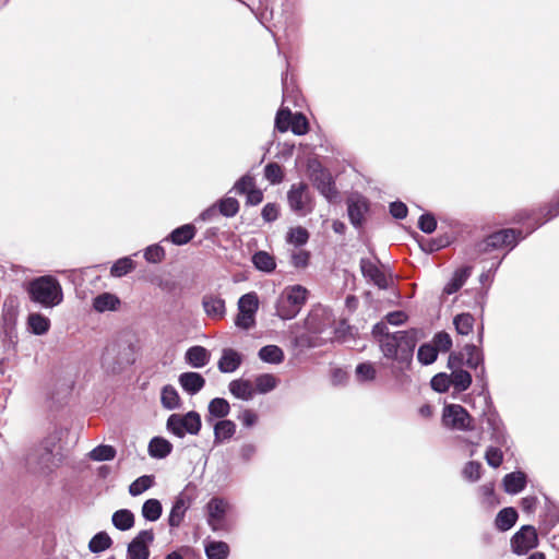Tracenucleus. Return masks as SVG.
<instances>
[{
    "label": "nucleus",
    "instance_id": "nucleus-1",
    "mask_svg": "<svg viewBox=\"0 0 559 559\" xmlns=\"http://www.w3.org/2000/svg\"><path fill=\"white\" fill-rule=\"evenodd\" d=\"M385 320L377 322L371 335L378 343L384 358L405 364H412L418 342V330L415 328L390 332Z\"/></svg>",
    "mask_w": 559,
    "mask_h": 559
},
{
    "label": "nucleus",
    "instance_id": "nucleus-2",
    "mask_svg": "<svg viewBox=\"0 0 559 559\" xmlns=\"http://www.w3.org/2000/svg\"><path fill=\"white\" fill-rule=\"evenodd\" d=\"M33 304L43 308H53L62 302L63 292L59 280L53 275H41L24 284Z\"/></svg>",
    "mask_w": 559,
    "mask_h": 559
},
{
    "label": "nucleus",
    "instance_id": "nucleus-3",
    "mask_svg": "<svg viewBox=\"0 0 559 559\" xmlns=\"http://www.w3.org/2000/svg\"><path fill=\"white\" fill-rule=\"evenodd\" d=\"M59 438L52 435L45 437L26 457V464L29 469L39 474H49L61 463V456L58 457L56 448Z\"/></svg>",
    "mask_w": 559,
    "mask_h": 559
},
{
    "label": "nucleus",
    "instance_id": "nucleus-4",
    "mask_svg": "<svg viewBox=\"0 0 559 559\" xmlns=\"http://www.w3.org/2000/svg\"><path fill=\"white\" fill-rule=\"evenodd\" d=\"M309 292L300 285L287 286L275 301V314L284 320L296 318L307 302Z\"/></svg>",
    "mask_w": 559,
    "mask_h": 559
},
{
    "label": "nucleus",
    "instance_id": "nucleus-5",
    "mask_svg": "<svg viewBox=\"0 0 559 559\" xmlns=\"http://www.w3.org/2000/svg\"><path fill=\"white\" fill-rule=\"evenodd\" d=\"M480 417L481 421L486 424V431L489 433L490 441L493 444L503 447L504 452L509 453L513 445V440L508 433L507 427L493 402L485 404Z\"/></svg>",
    "mask_w": 559,
    "mask_h": 559
},
{
    "label": "nucleus",
    "instance_id": "nucleus-6",
    "mask_svg": "<svg viewBox=\"0 0 559 559\" xmlns=\"http://www.w3.org/2000/svg\"><path fill=\"white\" fill-rule=\"evenodd\" d=\"M135 362V347L132 343H115L103 354L102 365L112 374L121 373Z\"/></svg>",
    "mask_w": 559,
    "mask_h": 559
},
{
    "label": "nucleus",
    "instance_id": "nucleus-7",
    "mask_svg": "<svg viewBox=\"0 0 559 559\" xmlns=\"http://www.w3.org/2000/svg\"><path fill=\"white\" fill-rule=\"evenodd\" d=\"M308 170L309 178L318 192L323 195L328 202H335L340 198V192L331 171L319 160L309 162Z\"/></svg>",
    "mask_w": 559,
    "mask_h": 559
},
{
    "label": "nucleus",
    "instance_id": "nucleus-8",
    "mask_svg": "<svg viewBox=\"0 0 559 559\" xmlns=\"http://www.w3.org/2000/svg\"><path fill=\"white\" fill-rule=\"evenodd\" d=\"M166 429L177 438L186 435L198 436L202 429L201 415L197 411H189L185 414H171L166 420Z\"/></svg>",
    "mask_w": 559,
    "mask_h": 559
},
{
    "label": "nucleus",
    "instance_id": "nucleus-9",
    "mask_svg": "<svg viewBox=\"0 0 559 559\" xmlns=\"http://www.w3.org/2000/svg\"><path fill=\"white\" fill-rule=\"evenodd\" d=\"M230 509L229 502L222 497H212L205 504L206 523L213 532H230L231 526L226 516Z\"/></svg>",
    "mask_w": 559,
    "mask_h": 559
},
{
    "label": "nucleus",
    "instance_id": "nucleus-10",
    "mask_svg": "<svg viewBox=\"0 0 559 559\" xmlns=\"http://www.w3.org/2000/svg\"><path fill=\"white\" fill-rule=\"evenodd\" d=\"M442 425L451 430L471 431L474 429V418L460 404L445 403L442 409Z\"/></svg>",
    "mask_w": 559,
    "mask_h": 559
},
{
    "label": "nucleus",
    "instance_id": "nucleus-11",
    "mask_svg": "<svg viewBox=\"0 0 559 559\" xmlns=\"http://www.w3.org/2000/svg\"><path fill=\"white\" fill-rule=\"evenodd\" d=\"M238 313L235 318V325L248 331L255 325V314L259 310V297L255 292H249L240 296L237 302Z\"/></svg>",
    "mask_w": 559,
    "mask_h": 559
},
{
    "label": "nucleus",
    "instance_id": "nucleus-12",
    "mask_svg": "<svg viewBox=\"0 0 559 559\" xmlns=\"http://www.w3.org/2000/svg\"><path fill=\"white\" fill-rule=\"evenodd\" d=\"M539 538L534 525L525 524L516 531L510 539L511 550L514 555L525 556L537 548Z\"/></svg>",
    "mask_w": 559,
    "mask_h": 559
},
{
    "label": "nucleus",
    "instance_id": "nucleus-13",
    "mask_svg": "<svg viewBox=\"0 0 559 559\" xmlns=\"http://www.w3.org/2000/svg\"><path fill=\"white\" fill-rule=\"evenodd\" d=\"M308 190L309 187L304 181L292 185L287 192V202L294 213L305 216L313 211L312 198Z\"/></svg>",
    "mask_w": 559,
    "mask_h": 559
},
{
    "label": "nucleus",
    "instance_id": "nucleus-14",
    "mask_svg": "<svg viewBox=\"0 0 559 559\" xmlns=\"http://www.w3.org/2000/svg\"><path fill=\"white\" fill-rule=\"evenodd\" d=\"M155 535L152 528L140 531L127 545L126 559H148Z\"/></svg>",
    "mask_w": 559,
    "mask_h": 559
},
{
    "label": "nucleus",
    "instance_id": "nucleus-15",
    "mask_svg": "<svg viewBox=\"0 0 559 559\" xmlns=\"http://www.w3.org/2000/svg\"><path fill=\"white\" fill-rule=\"evenodd\" d=\"M191 502L192 498L185 491L179 492V495L175 497L167 520L168 525L171 528H177L181 525Z\"/></svg>",
    "mask_w": 559,
    "mask_h": 559
},
{
    "label": "nucleus",
    "instance_id": "nucleus-16",
    "mask_svg": "<svg viewBox=\"0 0 559 559\" xmlns=\"http://www.w3.org/2000/svg\"><path fill=\"white\" fill-rule=\"evenodd\" d=\"M347 216L354 228L360 229L365 223V214L369 211V201L359 195L356 200H347Z\"/></svg>",
    "mask_w": 559,
    "mask_h": 559
},
{
    "label": "nucleus",
    "instance_id": "nucleus-17",
    "mask_svg": "<svg viewBox=\"0 0 559 559\" xmlns=\"http://www.w3.org/2000/svg\"><path fill=\"white\" fill-rule=\"evenodd\" d=\"M558 199H559V197L555 201H551L538 209H530V210L525 209V210H521V211L516 212L512 219L513 223L525 225L527 228V231L531 230L532 226L536 222H543L544 219H546L547 209L549 206H551L552 204H556L558 202Z\"/></svg>",
    "mask_w": 559,
    "mask_h": 559
},
{
    "label": "nucleus",
    "instance_id": "nucleus-18",
    "mask_svg": "<svg viewBox=\"0 0 559 559\" xmlns=\"http://www.w3.org/2000/svg\"><path fill=\"white\" fill-rule=\"evenodd\" d=\"M359 267L362 276L379 289L389 288L390 285L385 274L370 259L361 258L359 261Z\"/></svg>",
    "mask_w": 559,
    "mask_h": 559
},
{
    "label": "nucleus",
    "instance_id": "nucleus-19",
    "mask_svg": "<svg viewBox=\"0 0 559 559\" xmlns=\"http://www.w3.org/2000/svg\"><path fill=\"white\" fill-rule=\"evenodd\" d=\"M527 484L528 475L522 469H516L506 474L501 480L503 491L511 496L522 492L526 488Z\"/></svg>",
    "mask_w": 559,
    "mask_h": 559
},
{
    "label": "nucleus",
    "instance_id": "nucleus-20",
    "mask_svg": "<svg viewBox=\"0 0 559 559\" xmlns=\"http://www.w3.org/2000/svg\"><path fill=\"white\" fill-rule=\"evenodd\" d=\"M19 317V299L16 296L9 295L3 302L2 325L7 334L15 330Z\"/></svg>",
    "mask_w": 559,
    "mask_h": 559
},
{
    "label": "nucleus",
    "instance_id": "nucleus-21",
    "mask_svg": "<svg viewBox=\"0 0 559 559\" xmlns=\"http://www.w3.org/2000/svg\"><path fill=\"white\" fill-rule=\"evenodd\" d=\"M178 382L181 389L189 395L198 394L206 384L202 373L197 371H186L179 374Z\"/></svg>",
    "mask_w": 559,
    "mask_h": 559
},
{
    "label": "nucleus",
    "instance_id": "nucleus-22",
    "mask_svg": "<svg viewBox=\"0 0 559 559\" xmlns=\"http://www.w3.org/2000/svg\"><path fill=\"white\" fill-rule=\"evenodd\" d=\"M213 427V444L221 445L229 441L236 433L237 425L231 419H219L211 424Z\"/></svg>",
    "mask_w": 559,
    "mask_h": 559
},
{
    "label": "nucleus",
    "instance_id": "nucleus-23",
    "mask_svg": "<svg viewBox=\"0 0 559 559\" xmlns=\"http://www.w3.org/2000/svg\"><path fill=\"white\" fill-rule=\"evenodd\" d=\"M473 273V266L472 265H462L457 267L453 273L450 280L444 285L442 293L444 295H453L457 293L466 283V281L469 278V276Z\"/></svg>",
    "mask_w": 559,
    "mask_h": 559
},
{
    "label": "nucleus",
    "instance_id": "nucleus-24",
    "mask_svg": "<svg viewBox=\"0 0 559 559\" xmlns=\"http://www.w3.org/2000/svg\"><path fill=\"white\" fill-rule=\"evenodd\" d=\"M243 356L238 350L227 347L222 350V356L217 362L218 370L222 373H233L242 364Z\"/></svg>",
    "mask_w": 559,
    "mask_h": 559
},
{
    "label": "nucleus",
    "instance_id": "nucleus-25",
    "mask_svg": "<svg viewBox=\"0 0 559 559\" xmlns=\"http://www.w3.org/2000/svg\"><path fill=\"white\" fill-rule=\"evenodd\" d=\"M202 307L205 314L211 319H223L226 314L225 300L214 294H205L202 297Z\"/></svg>",
    "mask_w": 559,
    "mask_h": 559
},
{
    "label": "nucleus",
    "instance_id": "nucleus-26",
    "mask_svg": "<svg viewBox=\"0 0 559 559\" xmlns=\"http://www.w3.org/2000/svg\"><path fill=\"white\" fill-rule=\"evenodd\" d=\"M230 413V404L224 397H214L207 404L205 421L212 424L216 420L226 418Z\"/></svg>",
    "mask_w": 559,
    "mask_h": 559
},
{
    "label": "nucleus",
    "instance_id": "nucleus-27",
    "mask_svg": "<svg viewBox=\"0 0 559 559\" xmlns=\"http://www.w3.org/2000/svg\"><path fill=\"white\" fill-rule=\"evenodd\" d=\"M197 234V227L192 223L183 224L173 229L164 239L175 246L189 243Z\"/></svg>",
    "mask_w": 559,
    "mask_h": 559
},
{
    "label": "nucleus",
    "instance_id": "nucleus-28",
    "mask_svg": "<svg viewBox=\"0 0 559 559\" xmlns=\"http://www.w3.org/2000/svg\"><path fill=\"white\" fill-rule=\"evenodd\" d=\"M519 520V512L514 507H504L496 515L493 525L501 533L510 531Z\"/></svg>",
    "mask_w": 559,
    "mask_h": 559
},
{
    "label": "nucleus",
    "instance_id": "nucleus-29",
    "mask_svg": "<svg viewBox=\"0 0 559 559\" xmlns=\"http://www.w3.org/2000/svg\"><path fill=\"white\" fill-rule=\"evenodd\" d=\"M173 443L162 436L153 437L147 445V453L152 459L164 460L171 454Z\"/></svg>",
    "mask_w": 559,
    "mask_h": 559
},
{
    "label": "nucleus",
    "instance_id": "nucleus-30",
    "mask_svg": "<svg viewBox=\"0 0 559 559\" xmlns=\"http://www.w3.org/2000/svg\"><path fill=\"white\" fill-rule=\"evenodd\" d=\"M230 394L241 401H250L254 396V389L250 380L239 378L228 383Z\"/></svg>",
    "mask_w": 559,
    "mask_h": 559
},
{
    "label": "nucleus",
    "instance_id": "nucleus-31",
    "mask_svg": "<svg viewBox=\"0 0 559 559\" xmlns=\"http://www.w3.org/2000/svg\"><path fill=\"white\" fill-rule=\"evenodd\" d=\"M210 352L201 345H194L189 347L185 354L186 362L192 368L197 369L206 366L210 361Z\"/></svg>",
    "mask_w": 559,
    "mask_h": 559
},
{
    "label": "nucleus",
    "instance_id": "nucleus-32",
    "mask_svg": "<svg viewBox=\"0 0 559 559\" xmlns=\"http://www.w3.org/2000/svg\"><path fill=\"white\" fill-rule=\"evenodd\" d=\"M120 298L112 293H102L93 298V309L96 312L116 311L120 307Z\"/></svg>",
    "mask_w": 559,
    "mask_h": 559
},
{
    "label": "nucleus",
    "instance_id": "nucleus-33",
    "mask_svg": "<svg viewBox=\"0 0 559 559\" xmlns=\"http://www.w3.org/2000/svg\"><path fill=\"white\" fill-rule=\"evenodd\" d=\"M51 326L50 319L39 312H31L27 316V330L31 334L36 336L45 335L49 332Z\"/></svg>",
    "mask_w": 559,
    "mask_h": 559
},
{
    "label": "nucleus",
    "instance_id": "nucleus-34",
    "mask_svg": "<svg viewBox=\"0 0 559 559\" xmlns=\"http://www.w3.org/2000/svg\"><path fill=\"white\" fill-rule=\"evenodd\" d=\"M204 552L207 559H227L230 554V548L224 540L207 538L204 542Z\"/></svg>",
    "mask_w": 559,
    "mask_h": 559
},
{
    "label": "nucleus",
    "instance_id": "nucleus-35",
    "mask_svg": "<svg viewBox=\"0 0 559 559\" xmlns=\"http://www.w3.org/2000/svg\"><path fill=\"white\" fill-rule=\"evenodd\" d=\"M251 262L255 270L271 274L276 269V262L273 254L264 250L255 251L251 257Z\"/></svg>",
    "mask_w": 559,
    "mask_h": 559
},
{
    "label": "nucleus",
    "instance_id": "nucleus-36",
    "mask_svg": "<svg viewBox=\"0 0 559 559\" xmlns=\"http://www.w3.org/2000/svg\"><path fill=\"white\" fill-rule=\"evenodd\" d=\"M260 360L266 364L278 365L285 359L284 350L278 345H264L258 352Z\"/></svg>",
    "mask_w": 559,
    "mask_h": 559
},
{
    "label": "nucleus",
    "instance_id": "nucleus-37",
    "mask_svg": "<svg viewBox=\"0 0 559 559\" xmlns=\"http://www.w3.org/2000/svg\"><path fill=\"white\" fill-rule=\"evenodd\" d=\"M111 523L121 532L129 531L135 523L134 513L129 509H119L112 513Z\"/></svg>",
    "mask_w": 559,
    "mask_h": 559
},
{
    "label": "nucleus",
    "instance_id": "nucleus-38",
    "mask_svg": "<svg viewBox=\"0 0 559 559\" xmlns=\"http://www.w3.org/2000/svg\"><path fill=\"white\" fill-rule=\"evenodd\" d=\"M160 404L167 411H174L181 407V399L174 385L166 384L162 388Z\"/></svg>",
    "mask_w": 559,
    "mask_h": 559
},
{
    "label": "nucleus",
    "instance_id": "nucleus-39",
    "mask_svg": "<svg viewBox=\"0 0 559 559\" xmlns=\"http://www.w3.org/2000/svg\"><path fill=\"white\" fill-rule=\"evenodd\" d=\"M464 353L467 358L465 359V365L473 369L478 370L479 367L485 365V355L483 349L473 343H467L464 346Z\"/></svg>",
    "mask_w": 559,
    "mask_h": 559
},
{
    "label": "nucleus",
    "instance_id": "nucleus-40",
    "mask_svg": "<svg viewBox=\"0 0 559 559\" xmlns=\"http://www.w3.org/2000/svg\"><path fill=\"white\" fill-rule=\"evenodd\" d=\"M114 544L112 538L106 531H99L88 542V550L92 554H100L109 549Z\"/></svg>",
    "mask_w": 559,
    "mask_h": 559
},
{
    "label": "nucleus",
    "instance_id": "nucleus-41",
    "mask_svg": "<svg viewBox=\"0 0 559 559\" xmlns=\"http://www.w3.org/2000/svg\"><path fill=\"white\" fill-rule=\"evenodd\" d=\"M216 207L218 211V214L226 218H231L236 216L239 212L240 204L239 201L234 197H223L218 199L216 202Z\"/></svg>",
    "mask_w": 559,
    "mask_h": 559
},
{
    "label": "nucleus",
    "instance_id": "nucleus-42",
    "mask_svg": "<svg viewBox=\"0 0 559 559\" xmlns=\"http://www.w3.org/2000/svg\"><path fill=\"white\" fill-rule=\"evenodd\" d=\"M310 233L302 226L290 227L286 234L287 243L301 248L309 241Z\"/></svg>",
    "mask_w": 559,
    "mask_h": 559
},
{
    "label": "nucleus",
    "instance_id": "nucleus-43",
    "mask_svg": "<svg viewBox=\"0 0 559 559\" xmlns=\"http://www.w3.org/2000/svg\"><path fill=\"white\" fill-rule=\"evenodd\" d=\"M285 0H260V21L264 24L267 20H273L274 15L282 11V7Z\"/></svg>",
    "mask_w": 559,
    "mask_h": 559
},
{
    "label": "nucleus",
    "instance_id": "nucleus-44",
    "mask_svg": "<svg viewBox=\"0 0 559 559\" xmlns=\"http://www.w3.org/2000/svg\"><path fill=\"white\" fill-rule=\"evenodd\" d=\"M450 374L452 376V386L454 389V393H462L472 385L473 377L469 371L460 369L452 371Z\"/></svg>",
    "mask_w": 559,
    "mask_h": 559
},
{
    "label": "nucleus",
    "instance_id": "nucleus-45",
    "mask_svg": "<svg viewBox=\"0 0 559 559\" xmlns=\"http://www.w3.org/2000/svg\"><path fill=\"white\" fill-rule=\"evenodd\" d=\"M163 513V506L158 499L151 498L142 506V516L148 522H156Z\"/></svg>",
    "mask_w": 559,
    "mask_h": 559
},
{
    "label": "nucleus",
    "instance_id": "nucleus-46",
    "mask_svg": "<svg viewBox=\"0 0 559 559\" xmlns=\"http://www.w3.org/2000/svg\"><path fill=\"white\" fill-rule=\"evenodd\" d=\"M277 386V379L272 373H261L254 379V393L266 394Z\"/></svg>",
    "mask_w": 559,
    "mask_h": 559
},
{
    "label": "nucleus",
    "instance_id": "nucleus-47",
    "mask_svg": "<svg viewBox=\"0 0 559 559\" xmlns=\"http://www.w3.org/2000/svg\"><path fill=\"white\" fill-rule=\"evenodd\" d=\"M136 263L130 257H122L116 260L110 267L112 277H123L135 270Z\"/></svg>",
    "mask_w": 559,
    "mask_h": 559
},
{
    "label": "nucleus",
    "instance_id": "nucleus-48",
    "mask_svg": "<svg viewBox=\"0 0 559 559\" xmlns=\"http://www.w3.org/2000/svg\"><path fill=\"white\" fill-rule=\"evenodd\" d=\"M475 319L469 312H462L453 318V325L457 334L468 335L474 328Z\"/></svg>",
    "mask_w": 559,
    "mask_h": 559
},
{
    "label": "nucleus",
    "instance_id": "nucleus-49",
    "mask_svg": "<svg viewBox=\"0 0 559 559\" xmlns=\"http://www.w3.org/2000/svg\"><path fill=\"white\" fill-rule=\"evenodd\" d=\"M116 455L117 450L110 444H98L88 453V457L95 462L111 461Z\"/></svg>",
    "mask_w": 559,
    "mask_h": 559
},
{
    "label": "nucleus",
    "instance_id": "nucleus-50",
    "mask_svg": "<svg viewBox=\"0 0 559 559\" xmlns=\"http://www.w3.org/2000/svg\"><path fill=\"white\" fill-rule=\"evenodd\" d=\"M292 110L288 107L282 106L275 115L274 130L281 133L287 132L289 127H292Z\"/></svg>",
    "mask_w": 559,
    "mask_h": 559
},
{
    "label": "nucleus",
    "instance_id": "nucleus-51",
    "mask_svg": "<svg viewBox=\"0 0 559 559\" xmlns=\"http://www.w3.org/2000/svg\"><path fill=\"white\" fill-rule=\"evenodd\" d=\"M155 477L154 475H142L133 480L129 486V493L132 497H136L142 495L144 491L148 490L154 486Z\"/></svg>",
    "mask_w": 559,
    "mask_h": 559
},
{
    "label": "nucleus",
    "instance_id": "nucleus-52",
    "mask_svg": "<svg viewBox=\"0 0 559 559\" xmlns=\"http://www.w3.org/2000/svg\"><path fill=\"white\" fill-rule=\"evenodd\" d=\"M438 358L437 348L431 343H423L417 350V360L423 366L432 365Z\"/></svg>",
    "mask_w": 559,
    "mask_h": 559
},
{
    "label": "nucleus",
    "instance_id": "nucleus-53",
    "mask_svg": "<svg viewBox=\"0 0 559 559\" xmlns=\"http://www.w3.org/2000/svg\"><path fill=\"white\" fill-rule=\"evenodd\" d=\"M503 447L500 445H489L485 451V461L486 463L492 467L498 468L503 463L504 452L502 451Z\"/></svg>",
    "mask_w": 559,
    "mask_h": 559
},
{
    "label": "nucleus",
    "instance_id": "nucleus-54",
    "mask_svg": "<svg viewBox=\"0 0 559 559\" xmlns=\"http://www.w3.org/2000/svg\"><path fill=\"white\" fill-rule=\"evenodd\" d=\"M475 371H476V374H475L476 381L480 388L478 395H481L484 397L485 404H491V402H493V401H492L491 394L489 392L488 378H487V371H486L485 365L479 367L478 370H475Z\"/></svg>",
    "mask_w": 559,
    "mask_h": 559
},
{
    "label": "nucleus",
    "instance_id": "nucleus-55",
    "mask_svg": "<svg viewBox=\"0 0 559 559\" xmlns=\"http://www.w3.org/2000/svg\"><path fill=\"white\" fill-rule=\"evenodd\" d=\"M452 385V376L447 372H438L430 380L431 389L437 393H447Z\"/></svg>",
    "mask_w": 559,
    "mask_h": 559
},
{
    "label": "nucleus",
    "instance_id": "nucleus-56",
    "mask_svg": "<svg viewBox=\"0 0 559 559\" xmlns=\"http://www.w3.org/2000/svg\"><path fill=\"white\" fill-rule=\"evenodd\" d=\"M264 177L271 185H278L283 182L285 175L280 164L270 162L264 167Z\"/></svg>",
    "mask_w": 559,
    "mask_h": 559
},
{
    "label": "nucleus",
    "instance_id": "nucleus-57",
    "mask_svg": "<svg viewBox=\"0 0 559 559\" xmlns=\"http://www.w3.org/2000/svg\"><path fill=\"white\" fill-rule=\"evenodd\" d=\"M483 465L478 461H468L462 469V477L469 481L476 483L481 477Z\"/></svg>",
    "mask_w": 559,
    "mask_h": 559
},
{
    "label": "nucleus",
    "instance_id": "nucleus-58",
    "mask_svg": "<svg viewBox=\"0 0 559 559\" xmlns=\"http://www.w3.org/2000/svg\"><path fill=\"white\" fill-rule=\"evenodd\" d=\"M289 130L295 135H305L309 132V121L304 112L297 111L293 114L292 127H289Z\"/></svg>",
    "mask_w": 559,
    "mask_h": 559
},
{
    "label": "nucleus",
    "instance_id": "nucleus-59",
    "mask_svg": "<svg viewBox=\"0 0 559 559\" xmlns=\"http://www.w3.org/2000/svg\"><path fill=\"white\" fill-rule=\"evenodd\" d=\"M479 492L484 498V503L489 508H495L501 503V499L495 492V483L490 481L479 487Z\"/></svg>",
    "mask_w": 559,
    "mask_h": 559
},
{
    "label": "nucleus",
    "instance_id": "nucleus-60",
    "mask_svg": "<svg viewBox=\"0 0 559 559\" xmlns=\"http://www.w3.org/2000/svg\"><path fill=\"white\" fill-rule=\"evenodd\" d=\"M418 229L424 234L430 235L432 234L438 226V222L436 215L431 212L423 213L417 222Z\"/></svg>",
    "mask_w": 559,
    "mask_h": 559
},
{
    "label": "nucleus",
    "instance_id": "nucleus-61",
    "mask_svg": "<svg viewBox=\"0 0 559 559\" xmlns=\"http://www.w3.org/2000/svg\"><path fill=\"white\" fill-rule=\"evenodd\" d=\"M165 255L166 251L159 243L150 245L144 250V259L148 263H160L165 259Z\"/></svg>",
    "mask_w": 559,
    "mask_h": 559
},
{
    "label": "nucleus",
    "instance_id": "nucleus-62",
    "mask_svg": "<svg viewBox=\"0 0 559 559\" xmlns=\"http://www.w3.org/2000/svg\"><path fill=\"white\" fill-rule=\"evenodd\" d=\"M543 497L545 500V516L549 519L551 526H555L559 522V503L545 492H543Z\"/></svg>",
    "mask_w": 559,
    "mask_h": 559
},
{
    "label": "nucleus",
    "instance_id": "nucleus-63",
    "mask_svg": "<svg viewBox=\"0 0 559 559\" xmlns=\"http://www.w3.org/2000/svg\"><path fill=\"white\" fill-rule=\"evenodd\" d=\"M432 345L437 348L438 353H448L453 345L452 337L448 332L439 331L433 335Z\"/></svg>",
    "mask_w": 559,
    "mask_h": 559
},
{
    "label": "nucleus",
    "instance_id": "nucleus-64",
    "mask_svg": "<svg viewBox=\"0 0 559 559\" xmlns=\"http://www.w3.org/2000/svg\"><path fill=\"white\" fill-rule=\"evenodd\" d=\"M353 331L354 326L348 323L347 319H341L334 328V337L337 342L345 343L354 336Z\"/></svg>",
    "mask_w": 559,
    "mask_h": 559
}]
</instances>
